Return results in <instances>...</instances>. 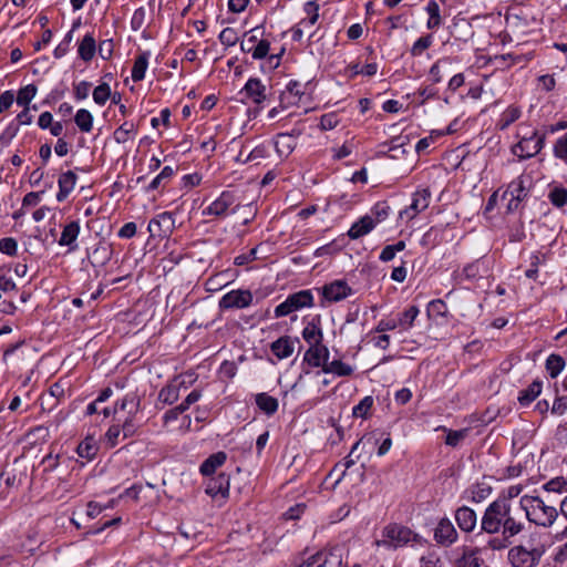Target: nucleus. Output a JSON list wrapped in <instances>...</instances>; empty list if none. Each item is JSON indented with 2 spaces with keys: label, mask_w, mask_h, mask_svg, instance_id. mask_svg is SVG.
<instances>
[{
  "label": "nucleus",
  "mask_w": 567,
  "mask_h": 567,
  "mask_svg": "<svg viewBox=\"0 0 567 567\" xmlns=\"http://www.w3.org/2000/svg\"><path fill=\"white\" fill-rule=\"evenodd\" d=\"M481 527L487 534L501 533L507 539L522 533L525 523L520 511H514L506 498L498 497L485 509Z\"/></svg>",
  "instance_id": "obj_1"
},
{
  "label": "nucleus",
  "mask_w": 567,
  "mask_h": 567,
  "mask_svg": "<svg viewBox=\"0 0 567 567\" xmlns=\"http://www.w3.org/2000/svg\"><path fill=\"white\" fill-rule=\"evenodd\" d=\"M520 508L525 512V517L543 527H550L558 517V511L538 496L524 495L519 499Z\"/></svg>",
  "instance_id": "obj_2"
},
{
  "label": "nucleus",
  "mask_w": 567,
  "mask_h": 567,
  "mask_svg": "<svg viewBox=\"0 0 567 567\" xmlns=\"http://www.w3.org/2000/svg\"><path fill=\"white\" fill-rule=\"evenodd\" d=\"M140 410V398L136 394H126L114 406V420L121 425L123 437H130L136 432L135 416Z\"/></svg>",
  "instance_id": "obj_3"
},
{
  "label": "nucleus",
  "mask_w": 567,
  "mask_h": 567,
  "mask_svg": "<svg viewBox=\"0 0 567 567\" xmlns=\"http://www.w3.org/2000/svg\"><path fill=\"white\" fill-rule=\"evenodd\" d=\"M381 538L375 540L378 547L398 548L411 542L417 540V535L410 528L399 525L389 524L382 529Z\"/></svg>",
  "instance_id": "obj_4"
},
{
  "label": "nucleus",
  "mask_w": 567,
  "mask_h": 567,
  "mask_svg": "<svg viewBox=\"0 0 567 567\" xmlns=\"http://www.w3.org/2000/svg\"><path fill=\"white\" fill-rule=\"evenodd\" d=\"M543 550L526 548L523 545L514 546L508 550V561L513 567H536L540 560Z\"/></svg>",
  "instance_id": "obj_5"
},
{
  "label": "nucleus",
  "mask_w": 567,
  "mask_h": 567,
  "mask_svg": "<svg viewBox=\"0 0 567 567\" xmlns=\"http://www.w3.org/2000/svg\"><path fill=\"white\" fill-rule=\"evenodd\" d=\"M431 192L427 188H421L413 193L410 206L402 209L399 218L410 221L420 213L424 212L430 205Z\"/></svg>",
  "instance_id": "obj_6"
},
{
  "label": "nucleus",
  "mask_w": 567,
  "mask_h": 567,
  "mask_svg": "<svg viewBox=\"0 0 567 567\" xmlns=\"http://www.w3.org/2000/svg\"><path fill=\"white\" fill-rule=\"evenodd\" d=\"M545 135L533 132L529 137H523L514 147L513 153L520 158H529L540 152L544 146Z\"/></svg>",
  "instance_id": "obj_7"
},
{
  "label": "nucleus",
  "mask_w": 567,
  "mask_h": 567,
  "mask_svg": "<svg viewBox=\"0 0 567 567\" xmlns=\"http://www.w3.org/2000/svg\"><path fill=\"white\" fill-rule=\"evenodd\" d=\"M252 302V293L249 290H231L219 301L223 309H243Z\"/></svg>",
  "instance_id": "obj_8"
},
{
  "label": "nucleus",
  "mask_w": 567,
  "mask_h": 567,
  "mask_svg": "<svg viewBox=\"0 0 567 567\" xmlns=\"http://www.w3.org/2000/svg\"><path fill=\"white\" fill-rule=\"evenodd\" d=\"M174 218L171 213H162L148 223V231L152 237L164 238L169 236L174 229Z\"/></svg>",
  "instance_id": "obj_9"
},
{
  "label": "nucleus",
  "mask_w": 567,
  "mask_h": 567,
  "mask_svg": "<svg viewBox=\"0 0 567 567\" xmlns=\"http://www.w3.org/2000/svg\"><path fill=\"white\" fill-rule=\"evenodd\" d=\"M235 196L230 192H223L218 198L210 203L204 210V216L225 217L228 209L235 204Z\"/></svg>",
  "instance_id": "obj_10"
},
{
  "label": "nucleus",
  "mask_w": 567,
  "mask_h": 567,
  "mask_svg": "<svg viewBox=\"0 0 567 567\" xmlns=\"http://www.w3.org/2000/svg\"><path fill=\"white\" fill-rule=\"evenodd\" d=\"M247 99L255 104H261L267 99V87L257 78H250L241 90Z\"/></svg>",
  "instance_id": "obj_11"
},
{
  "label": "nucleus",
  "mask_w": 567,
  "mask_h": 567,
  "mask_svg": "<svg viewBox=\"0 0 567 567\" xmlns=\"http://www.w3.org/2000/svg\"><path fill=\"white\" fill-rule=\"evenodd\" d=\"M435 540L444 546H450L457 539V532L449 518H442L435 530H434Z\"/></svg>",
  "instance_id": "obj_12"
},
{
  "label": "nucleus",
  "mask_w": 567,
  "mask_h": 567,
  "mask_svg": "<svg viewBox=\"0 0 567 567\" xmlns=\"http://www.w3.org/2000/svg\"><path fill=\"white\" fill-rule=\"evenodd\" d=\"M329 359V350L322 343L318 346H311L305 352L303 361L307 362L310 367L313 368H322L324 369V364H328Z\"/></svg>",
  "instance_id": "obj_13"
},
{
  "label": "nucleus",
  "mask_w": 567,
  "mask_h": 567,
  "mask_svg": "<svg viewBox=\"0 0 567 567\" xmlns=\"http://www.w3.org/2000/svg\"><path fill=\"white\" fill-rule=\"evenodd\" d=\"M205 492L213 498L218 496L226 498L229 493V477L226 474H219L216 477H210L206 482Z\"/></svg>",
  "instance_id": "obj_14"
},
{
  "label": "nucleus",
  "mask_w": 567,
  "mask_h": 567,
  "mask_svg": "<svg viewBox=\"0 0 567 567\" xmlns=\"http://www.w3.org/2000/svg\"><path fill=\"white\" fill-rule=\"evenodd\" d=\"M351 292V288L342 280L333 281L322 288L323 297L330 302H338L350 296Z\"/></svg>",
  "instance_id": "obj_15"
},
{
  "label": "nucleus",
  "mask_w": 567,
  "mask_h": 567,
  "mask_svg": "<svg viewBox=\"0 0 567 567\" xmlns=\"http://www.w3.org/2000/svg\"><path fill=\"white\" fill-rule=\"evenodd\" d=\"M484 560L481 549L476 547H463L461 556L456 559V567H481Z\"/></svg>",
  "instance_id": "obj_16"
},
{
  "label": "nucleus",
  "mask_w": 567,
  "mask_h": 567,
  "mask_svg": "<svg viewBox=\"0 0 567 567\" xmlns=\"http://www.w3.org/2000/svg\"><path fill=\"white\" fill-rule=\"evenodd\" d=\"M455 520L463 532L470 533L476 527L477 516L472 508L462 506L455 513Z\"/></svg>",
  "instance_id": "obj_17"
},
{
  "label": "nucleus",
  "mask_w": 567,
  "mask_h": 567,
  "mask_svg": "<svg viewBox=\"0 0 567 567\" xmlns=\"http://www.w3.org/2000/svg\"><path fill=\"white\" fill-rule=\"evenodd\" d=\"M78 176L74 172L68 171L60 175L58 184L59 192L56 194L58 202H64L76 185Z\"/></svg>",
  "instance_id": "obj_18"
},
{
  "label": "nucleus",
  "mask_w": 567,
  "mask_h": 567,
  "mask_svg": "<svg viewBox=\"0 0 567 567\" xmlns=\"http://www.w3.org/2000/svg\"><path fill=\"white\" fill-rule=\"evenodd\" d=\"M305 94V85L298 81H290L281 93L280 101L284 105H293Z\"/></svg>",
  "instance_id": "obj_19"
},
{
  "label": "nucleus",
  "mask_w": 567,
  "mask_h": 567,
  "mask_svg": "<svg viewBox=\"0 0 567 567\" xmlns=\"http://www.w3.org/2000/svg\"><path fill=\"white\" fill-rule=\"evenodd\" d=\"M295 342L296 340L291 339L290 337H280L279 339L271 343V352L279 360L287 359L295 351Z\"/></svg>",
  "instance_id": "obj_20"
},
{
  "label": "nucleus",
  "mask_w": 567,
  "mask_h": 567,
  "mask_svg": "<svg viewBox=\"0 0 567 567\" xmlns=\"http://www.w3.org/2000/svg\"><path fill=\"white\" fill-rule=\"evenodd\" d=\"M80 234V224L79 221H71L64 226L61 237L59 239L60 246H68L70 250H74L78 246L75 244L78 236Z\"/></svg>",
  "instance_id": "obj_21"
},
{
  "label": "nucleus",
  "mask_w": 567,
  "mask_h": 567,
  "mask_svg": "<svg viewBox=\"0 0 567 567\" xmlns=\"http://www.w3.org/2000/svg\"><path fill=\"white\" fill-rule=\"evenodd\" d=\"M375 220L371 216L365 215L351 226L348 231V236L351 239H358L369 234L375 227Z\"/></svg>",
  "instance_id": "obj_22"
},
{
  "label": "nucleus",
  "mask_w": 567,
  "mask_h": 567,
  "mask_svg": "<svg viewBox=\"0 0 567 567\" xmlns=\"http://www.w3.org/2000/svg\"><path fill=\"white\" fill-rule=\"evenodd\" d=\"M226 458L227 456L225 452H217L215 454H212L200 465V473L206 476L212 475L218 467H220L226 462Z\"/></svg>",
  "instance_id": "obj_23"
},
{
  "label": "nucleus",
  "mask_w": 567,
  "mask_h": 567,
  "mask_svg": "<svg viewBox=\"0 0 567 567\" xmlns=\"http://www.w3.org/2000/svg\"><path fill=\"white\" fill-rule=\"evenodd\" d=\"M184 382L175 379L172 383L164 386L158 393V400L165 404H173L179 396V389Z\"/></svg>",
  "instance_id": "obj_24"
},
{
  "label": "nucleus",
  "mask_w": 567,
  "mask_h": 567,
  "mask_svg": "<svg viewBox=\"0 0 567 567\" xmlns=\"http://www.w3.org/2000/svg\"><path fill=\"white\" fill-rule=\"evenodd\" d=\"M527 187L523 177L514 179L503 194V198L508 196L514 197L517 200L523 202L527 197Z\"/></svg>",
  "instance_id": "obj_25"
},
{
  "label": "nucleus",
  "mask_w": 567,
  "mask_h": 567,
  "mask_svg": "<svg viewBox=\"0 0 567 567\" xmlns=\"http://www.w3.org/2000/svg\"><path fill=\"white\" fill-rule=\"evenodd\" d=\"M296 142L289 134H278L275 140V148L280 157H287L295 148Z\"/></svg>",
  "instance_id": "obj_26"
},
{
  "label": "nucleus",
  "mask_w": 567,
  "mask_h": 567,
  "mask_svg": "<svg viewBox=\"0 0 567 567\" xmlns=\"http://www.w3.org/2000/svg\"><path fill=\"white\" fill-rule=\"evenodd\" d=\"M257 406L267 415H272L278 410V400L267 393H258L255 398Z\"/></svg>",
  "instance_id": "obj_27"
},
{
  "label": "nucleus",
  "mask_w": 567,
  "mask_h": 567,
  "mask_svg": "<svg viewBox=\"0 0 567 567\" xmlns=\"http://www.w3.org/2000/svg\"><path fill=\"white\" fill-rule=\"evenodd\" d=\"M452 62L449 58L436 61L430 69V76L433 83L442 81L445 74L451 73Z\"/></svg>",
  "instance_id": "obj_28"
},
{
  "label": "nucleus",
  "mask_w": 567,
  "mask_h": 567,
  "mask_svg": "<svg viewBox=\"0 0 567 567\" xmlns=\"http://www.w3.org/2000/svg\"><path fill=\"white\" fill-rule=\"evenodd\" d=\"M302 338L311 347L322 343L323 334L318 324L309 322L302 330Z\"/></svg>",
  "instance_id": "obj_29"
},
{
  "label": "nucleus",
  "mask_w": 567,
  "mask_h": 567,
  "mask_svg": "<svg viewBox=\"0 0 567 567\" xmlns=\"http://www.w3.org/2000/svg\"><path fill=\"white\" fill-rule=\"evenodd\" d=\"M419 313L420 309L416 306H410L399 316L398 326L404 331L411 329Z\"/></svg>",
  "instance_id": "obj_30"
},
{
  "label": "nucleus",
  "mask_w": 567,
  "mask_h": 567,
  "mask_svg": "<svg viewBox=\"0 0 567 567\" xmlns=\"http://www.w3.org/2000/svg\"><path fill=\"white\" fill-rule=\"evenodd\" d=\"M323 372L332 373L338 377H349L353 373V368L350 364L342 362L341 360H333L328 362V364H324Z\"/></svg>",
  "instance_id": "obj_31"
},
{
  "label": "nucleus",
  "mask_w": 567,
  "mask_h": 567,
  "mask_svg": "<svg viewBox=\"0 0 567 567\" xmlns=\"http://www.w3.org/2000/svg\"><path fill=\"white\" fill-rule=\"evenodd\" d=\"M96 44L95 40L91 34H86L80 45H79V55L84 61H90L95 54Z\"/></svg>",
  "instance_id": "obj_32"
},
{
  "label": "nucleus",
  "mask_w": 567,
  "mask_h": 567,
  "mask_svg": "<svg viewBox=\"0 0 567 567\" xmlns=\"http://www.w3.org/2000/svg\"><path fill=\"white\" fill-rule=\"evenodd\" d=\"M542 392V382L534 381L527 389L519 393L518 401L522 405L533 402Z\"/></svg>",
  "instance_id": "obj_33"
},
{
  "label": "nucleus",
  "mask_w": 567,
  "mask_h": 567,
  "mask_svg": "<svg viewBox=\"0 0 567 567\" xmlns=\"http://www.w3.org/2000/svg\"><path fill=\"white\" fill-rule=\"evenodd\" d=\"M148 65V53L144 52L138 55L134 62L132 69V79L135 82H138L144 79L145 72Z\"/></svg>",
  "instance_id": "obj_34"
},
{
  "label": "nucleus",
  "mask_w": 567,
  "mask_h": 567,
  "mask_svg": "<svg viewBox=\"0 0 567 567\" xmlns=\"http://www.w3.org/2000/svg\"><path fill=\"white\" fill-rule=\"evenodd\" d=\"M74 122H75L76 126L80 128V131H82L84 133H89L92 131L93 116L87 110H85V109L79 110L74 116Z\"/></svg>",
  "instance_id": "obj_35"
},
{
  "label": "nucleus",
  "mask_w": 567,
  "mask_h": 567,
  "mask_svg": "<svg viewBox=\"0 0 567 567\" xmlns=\"http://www.w3.org/2000/svg\"><path fill=\"white\" fill-rule=\"evenodd\" d=\"M288 298L297 310L305 307H311L313 302L312 295L309 290L298 291L290 295Z\"/></svg>",
  "instance_id": "obj_36"
},
{
  "label": "nucleus",
  "mask_w": 567,
  "mask_h": 567,
  "mask_svg": "<svg viewBox=\"0 0 567 567\" xmlns=\"http://www.w3.org/2000/svg\"><path fill=\"white\" fill-rule=\"evenodd\" d=\"M76 451L80 457L90 461L95 456L97 445L93 439L87 437L79 444Z\"/></svg>",
  "instance_id": "obj_37"
},
{
  "label": "nucleus",
  "mask_w": 567,
  "mask_h": 567,
  "mask_svg": "<svg viewBox=\"0 0 567 567\" xmlns=\"http://www.w3.org/2000/svg\"><path fill=\"white\" fill-rule=\"evenodd\" d=\"M549 202L556 207H563L567 203V188L555 185L548 193Z\"/></svg>",
  "instance_id": "obj_38"
},
{
  "label": "nucleus",
  "mask_w": 567,
  "mask_h": 567,
  "mask_svg": "<svg viewBox=\"0 0 567 567\" xmlns=\"http://www.w3.org/2000/svg\"><path fill=\"white\" fill-rule=\"evenodd\" d=\"M306 11L310 14L309 18L302 19L300 21V25L306 29V31H310L311 28L317 23L319 19V7L309 1L306 3Z\"/></svg>",
  "instance_id": "obj_39"
},
{
  "label": "nucleus",
  "mask_w": 567,
  "mask_h": 567,
  "mask_svg": "<svg viewBox=\"0 0 567 567\" xmlns=\"http://www.w3.org/2000/svg\"><path fill=\"white\" fill-rule=\"evenodd\" d=\"M373 398L370 395L364 396L357 405L352 409V414L355 417H368L370 410L373 406Z\"/></svg>",
  "instance_id": "obj_40"
},
{
  "label": "nucleus",
  "mask_w": 567,
  "mask_h": 567,
  "mask_svg": "<svg viewBox=\"0 0 567 567\" xmlns=\"http://www.w3.org/2000/svg\"><path fill=\"white\" fill-rule=\"evenodd\" d=\"M565 362L561 357L550 354L546 360V369L551 378H556L564 369Z\"/></svg>",
  "instance_id": "obj_41"
},
{
  "label": "nucleus",
  "mask_w": 567,
  "mask_h": 567,
  "mask_svg": "<svg viewBox=\"0 0 567 567\" xmlns=\"http://www.w3.org/2000/svg\"><path fill=\"white\" fill-rule=\"evenodd\" d=\"M426 12L429 13L430 18L427 20L426 27L429 29H435L441 23V17H440V7L435 1H430L426 4Z\"/></svg>",
  "instance_id": "obj_42"
},
{
  "label": "nucleus",
  "mask_w": 567,
  "mask_h": 567,
  "mask_svg": "<svg viewBox=\"0 0 567 567\" xmlns=\"http://www.w3.org/2000/svg\"><path fill=\"white\" fill-rule=\"evenodd\" d=\"M37 94V87L33 84H29L19 90L17 96V103L21 106H28Z\"/></svg>",
  "instance_id": "obj_43"
},
{
  "label": "nucleus",
  "mask_w": 567,
  "mask_h": 567,
  "mask_svg": "<svg viewBox=\"0 0 567 567\" xmlns=\"http://www.w3.org/2000/svg\"><path fill=\"white\" fill-rule=\"evenodd\" d=\"M174 175V169L171 166H165L162 172L150 183L147 189L154 190L157 189L161 185H164L168 182Z\"/></svg>",
  "instance_id": "obj_44"
},
{
  "label": "nucleus",
  "mask_w": 567,
  "mask_h": 567,
  "mask_svg": "<svg viewBox=\"0 0 567 567\" xmlns=\"http://www.w3.org/2000/svg\"><path fill=\"white\" fill-rule=\"evenodd\" d=\"M111 96V87L107 83L97 85L93 91V100L99 105H104Z\"/></svg>",
  "instance_id": "obj_45"
},
{
  "label": "nucleus",
  "mask_w": 567,
  "mask_h": 567,
  "mask_svg": "<svg viewBox=\"0 0 567 567\" xmlns=\"http://www.w3.org/2000/svg\"><path fill=\"white\" fill-rule=\"evenodd\" d=\"M266 156V150L264 146H257L254 150H251L249 153H245V150H241L238 158L243 161L244 163L250 162V161H258Z\"/></svg>",
  "instance_id": "obj_46"
},
{
  "label": "nucleus",
  "mask_w": 567,
  "mask_h": 567,
  "mask_svg": "<svg viewBox=\"0 0 567 567\" xmlns=\"http://www.w3.org/2000/svg\"><path fill=\"white\" fill-rule=\"evenodd\" d=\"M432 35H425V37H421L420 39H417L412 49H411V53L413 55H421L427 48L431 47L432 44Z\"/></svg>",
  "instance_id": "obj_47"
},
{
  "label": "nucleus",
  "mask_w": 567,
  "mask_h": 567,
  "mask_svg": "<svg viewBox=\"0 0 567 567\" xmlns=\"http://www.w3.org/2000/svg\"><path fill=\"white\" fill-rule=\"evenodd\" d=\"M270 50V42L268 40L261 39L258 41L256 47L254 48L251 52V56L255 60L264 59L268 55Z\"/></svg>",
  "instance_id": "obj_48"
},
{
  "label": "nucleus",
  "mask_w": 567,
  "mask_h": 567,
  "mask_svg": "<svg viewBox=\"0 0 567 567\" xmlns=\"http://www.w3.org/2000/svg\"><path fill=\"white\" fill-rule=\"evenodd\" d=\"M134 130L133 123L125 122L114 132V140L117 143H125L128 140V135Z\"/></svg>",
  "instance_id": "obj_49"
},
{
  "label": "nucleus",
  "mask_w": 567,
  "mask_h": 567,
  "mask_svg": "<svg viewBox=\"0 0 567 567\" xmlns=\"http://www.w3.org/2000/svg\"><path fill=\"white\" fill-rule=\"evenodd\" d=\"M554 155L559 159L567 161V133L556 141Z\"/></svg>",
  "instance_id": "obj_50"
},
{
  "label": "nucleus",
  "mask_w": 567,
  "mask_h": 567,
  "mask_svg": "<svg viewBox=\"0 0 567 567\" xmlns=\"http://www.w3.org/2000/svg\"><path fill=\"white\" fill-rule=\"evenodd\" d=\"M520 115V112L517 109H508L504 114L502 115V118L499 120V126L502 130H505L512 123H514Z\"/></svg>",
  "instance_id": "obj_51"
},
{
  "label": "nucleus",
  "mask_w": 567,
  "mask_h": 567,
  "mask_svg": "<svg viewBox=\"0 0 567 567\" xmlns=\"http://www.w3.org/2000/svg\"><path fill=\"white\" fill-rule=\"evenodd\" d=\"M258 29H252L250 31V34L246 35V39H244L240 43V48L244 52L251 53L256 44L258 43V37L256 32Z\"/></svg>",
  "instance_id": "obj_52"
},
{
  "label": "nucleus",
  "mask_w": 567,
  "mask_h": 567,
  "mask_svg": "<svg viewBox=\"0 0 567 567\" xmlns=\"http://www.w3.org/2000/svg\"><path fill=\"white\" fill-rule=\"evenodd\" d=\"M17 249H18V244H17L16 239H13L11 237L0 239V251L1 252L9 255V256H14L17 254Z\"/></svg>",
  "instance_id": "obj_53"
},
{
  "label": "nucleus",
  "mask_w": 567,
  "mask_h": 567,
  "mask_svg": "<svg viewBox=\"0 0 567 567\" xmlns=\"http://www.w3.org/2000/svg\"><path fill=\"white\" fill-rule=\"evenodd\" d=\"M339 124V118L336 113H328L321 116L320 127L323 131L333 130Z\"/></svg>",
  "instance_id": "obj_54"
},
{
  "label": "nucleus",
  "mask_w": 567,
  "mask_h": 567,
  "mask_svg": "<svg viewBox=\"0 0 567 567\" xmlns=\"http://www.w3.org/2000/svg\"><path fill=\"white\" fill-rule=\"evenodd\" d=\"M219 41L227 45V47H231L236 43L237 41V35H236V32L233 28H225L220 33H219Z\"/></svg>",
  "instance_id": "obj_55"
},
{
  "label": "nucleus",
  "mask_w": 567,
  "mask_h": 567,
  "mask_svg": "<svg viewBox=\"0 0 567 567\" xmlns=\"http://www.w3.org/2000/svg\"><path fill=\"white\" fill-rule=\"evenodd\" d=\"M297 311L293 307L292 302L287 298L284 302L279 303L275 308V317L280 318L290 315L291 312Z\"/></svg>",
  "instance_id": "obj_56"
},
{
  "label": "nucleus",
  "mask_w": 567,
  "mask_h": 567,
  "mask_svg": "<svg viewBox=\"0 0 567 567\" xmlns=\"http://www.w3.org/2000/svg\"><path fill=\"white\" fill-rule=\"evenodd\" d=\"M467 435V430L449 431L445 443L450 446H456Z\"/></svg>",
  "instance_id": "obj_57"
},
{
  "label": "nucleus",
  "mask_w": 567,
  "mask_h": 567,
  "mask_svg": "<svg viewBox=\"0 0 567 567\" xmlns=\"http://www.w3.org/2000/svg\"><path fill=\"white\" fill-rule=\"evenodd\" d=\"M121 433H123V431L121 429V425L117 423L110 426V429L107 430L105 437L107 440V443L112 447L118 443V437H120Z\"/></svg>",
  "instance_id": "obj_58"
},
{
  "label": "nucleus",
  "mask_w": 567,
  "mask_h": 567,
  "mask_svg": "<svg viewBox=\"0 0 567 567\" xmlns=\"http://www.w3.org/2000/svg\"><path fill=\"white\" fill-rule=\"evenodd\" d=\"M427 312L429 315L435 313L436 316H445L446 313V305L444 301L436 299L432 300L427 305Z\"/></svg>",
  "instance_id": "obj_59"
},
{
  "label": "nucleus",
  "mask_w": 567,
  "mask_h": 567,
  "mask_svg": "<svg viewBox=\"0 0 567 567\" xmlns=\"http://www.w3.org/2000/svg\"><path fill=\"white\" fill-rule=\"evenodd\" d=\"M18 130V125L10 124L0 135V144L7 146L11 142V140L17 135Z\"/></svg>",
  "instance_id": "obj_60"
},
{
  "label": "nucleus",
  "mask_w": 567,
  "mask_h": 567,
  "mask_svg": "<svg viewBox=\"0 0 567 567\" xmlns=\"http://www.w3.org/2000/svg\"><path fill=\"white\" fill-rule=\"evenodd\" d=\"M91 84L86 81H81L74 86V96L78 100H84L89 96Z\"/></svg>",
  "instance_id": "obj_61"
},
{
  "label": "nucleus",
  "mask_w": 567,
  "mask_h": 567,
  "mask_svg": "<svg viewBox=\"0 0 567 567\" xmlns=\"http://www.w3.org/2000/svg\"><path fill=\"white\" fill-rule=\"evenodd\" d=\"M420 564L421 567H443L440 558L435 554L422 556Z\"/></svg>",
  "instance_id": "obj_62"
},
{
  "label": "nucleus",
  "mask_w": 567,
  "mask_h": 567,
  "mask_svg": "<svg viewBox=\"0 0 567 567\" xmlns=\"http://www.w3.org/2000/svg\"><path fill=\"white\" fill-rule=\"evenodd\" d=\"M136 234V224L133 221L124 224L118 230V237L132 238Z\"/></svg>",
  "instance_id": "obj_63"
},
{
  "label": "nucleus",
  "mask_w": 567,
  "mask_h": 567,
  "mask_svg": "<svg viewBox=\"0 0 567 567\" xmlns=\"http://www.w3.org/2000/svg\"><path fill=\"white\" fill-rule=\"evenodd\" d=\"M567 411V398L566 396H559L555 400L551 413L563 415Z\"/></svg>",
  "instance_id": "obj_64"
}]
</instances>
